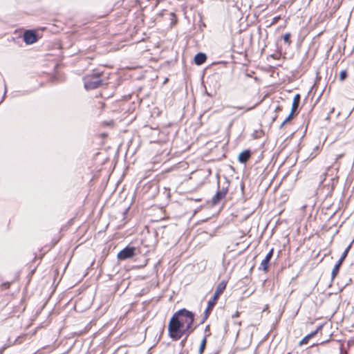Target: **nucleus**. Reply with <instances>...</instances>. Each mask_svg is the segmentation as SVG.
I'll return each instance as SVG.
<instances>
[{
  "label": "nucleus",
  "mask_w": 354,
  "mask_h": 354,
  "mask_svg": "<svg viewBox=\"0 0 354 354\" xmlns=\"http://www.w3.org/2000/svg\"><path fill=\"white\" fill-rule=\"evenodd\" d=\"M176 317H171L169 325L168 332L169 336L174 341H177L186 335V337L193 331V329L187 330L186 326L180 323L178 320H176Z\"/></svg>",
  "instance_id": "f257e3e1"
},
{
  "label": "nucleus",
  "mask_w": 354,
  "mask_h": 354,
  "mask_svg": "<svg viewBox=\"0 0 354 354\" xmlns=\"http://www.w3.org/2000/svg\"><path fill=\"white\" fill-rule=\"evenodd\" d=\"M176 317V320H178L181 324L186 326L187 330L192 329V325L194 321V315L192 312L182 308L176 311L171 317Z\"/></svg>",
  "instance_id": "f03ea898"
},
{
  "label": "nucleus",
  "mask_w": 354,
  "mask_h": 354,
  "mask_svg": "<svg viewBox=\"0 0 354 354\" xmlns=\"http://www.w3.org/2000/svg\"><path fill=\"white\" fill-rule=\"evenodd\" d=\"M227 283L225 281H221L217 286L216 290L214 292L213 297L208 301L207 307L205 311V317L202 321V323L207 318L209 314L214 307L216 302L220 295L223 292L226 288Z\"/></svg>",
  "instance_id": "7ed1b4c3"
},
{
  "label": "nucleus",
  "mask_w": 354,
  "mask_h": 354,
  "mask_svg": "<svg viewBox=\"0 0 354 354\" xmlns=\"http://www.w3.org/2000/svg\"><path fill=\"white\" fill-rule=\"evenodd\" d=\"M84 86L86 90H93L98 88L102 84L100 73H93L84 77Z\"/></svg>",
  "instance_id": "20e7f679"
},
{
  "label": "nucleus",
  "mask_w": 354,
  "mask_h": 354,
  "mask_svg": "<svg viewBox=\"0 0 354 354\" xmlns=\"http://www.w3.org/2000/svg\"><path fill=\"white\" fill-rule=\"evenodd\" d=\"M136 251L135 247L127 245L118 253L117 257L120 261L127 260L133 257L136 255Z\"/></svg>",
  "instance_id": "39448f33"
},
{
  "label": "nucleus",
  "mask_w": 354,
  "mask_h": 354,
  "mask_svg": "<svg viewBox=\"0 0 354 354\" xmlns=\"http://www.w3.org/2000/svg\"><path fill=\"white\" fill-rule=\"evenodd\" d=\"M24 41L26 44H32L37 41V36L33 30H27L24 33Z\"/></svg>",
  "instance_id": "423d86ee"
},
{
  "label": "nucleus",
  "mask_w": 354,
  "mask_h": 354,
  "mask_svg": "<svg viewBox=\"0 0 354 354\" xmlns=\"http://www.w3.org/2000/svg\"><path fill=\"white\" fill-rule=\"evenodd\" d=\"M274 249L272 248L268 253L266 254L264 259L262 260L260 266L259 267V270H262L265 272L268 271V265L269 263L273 256Z\"/></svg>",
  "instance_id": "0eeeda50"
},
{
  "label": "nucleus",
  "mask_w": 354,
  "mask_h": 354,
  "mask_svg": "<svg viewBox=\"0 0 354 354\" xmlns=\"http://www.w3.org/2000/svg\"><path fill=\"white\" fill-rule=\"evenodd\" d=\"M345 259H346V254H342L341 257L339 258V259L337 261V262L335 265V266L331 272L332 280H333L335 278V277L337 275V274L339 271V268L342 266V263L344 261Z\"/></svg>",
  "instance_id": "6e6552de"
},
{
  "label": "nucleus",
  "mask_w": 354,
  "mask_h": 354,
  "mask_svg": "<svg viewBox=\"0 0 354 354\" xmlns=\"http://www.w3.org/2000/svg\"><path fill=\"white\" fill-rule=\"evenodd\" d=\"M251 152L250 150H245L242 151L239 156V161L241 163H245L250 158Z\"/></svg>",
  "instance_id": "1a4fd4ad"
},
{
  "label": "nucleus",
  "mask_w": 354,
  "mask_h": 354,
  "mask_svg": "<svg viewBox=\"0 0 354 354\" xmlns=\"http://www.w3.org/2000/svg\"><path fill=\"white\" fill-rule=\"evenodd\" d=\"M207 59V56L203 53H198L194 57V62L196 65L203 64Z\"/></svg>",
  "instance_id": "9d476101"
},
{
  "label": "nucleus",
  "mask_w": 354,
  "mask_h": 354,
  "mask_svg": "<svg viewBox=\"0 0 354 354\" xmlns=\"http://www.w3.org/2000/svg\"><path fill=\"white\" fill-rule=\"evenodd\" d=\"M300 95L296 94L293 98L292 104V112H295L297 108L299 107V102H300Z\"/></svg>",
  "instance_id": "9b49d317"
},
{
  "label": "nucleus",
  "mask_w": 354,
  "mask_h": 354,
  "mask_svg": "<svg viewBox=\"0 0 354 354\" xmlns=\"http://www.w3.org/2000/svg\"><path fill=\"white\" fill-rule=\"evenodd\" d=\"M223 198H225V196H223L222 194H221L219 192L217 191L216 193L215 194V195L212 198L213 205L218 204L221 201V199H223Z\"/></svg>",
  "instance_id": "f8f14e48"
},
{
  "label": "nucleus",
  "mask_w": 354,
  "mask_h": 354,
  "mask_svg": "<svg viewBox=\"0 0 354 354\" xmlns=\"http://www.w3.org/2000/svg\"><path fill=\"white\" fill-rule=\"evenodd\" d=\"M206 343H207L206 337H204L203 339V340L201 341V342L200 348H199V350H198V353L199 354H203V353L204 350H205V346H206Z\"/></svg>",
  "instance_id": "ddd939ff"
},
{
  "label": "nucleus",
  "mask_w": 354,
  "mask_h": 354,
  "mask_svg": "<svg viewBox=\"0 0 354 354\" xmlns=\"http://www.w3.org/2000/svg\"><path fill=\"white\" fill-rule=\"evenodd\" d=\"M293 113L294 112H290L288 116L281 124L280 128H282L288 122H289L292 118Z\"/></svg>",
  "instance_id": "4468645a"
},
{
  "label": "nucleus",
  "mask_w": 354,
  "mask_h": 354,
  "mask_svg": "<svg viewBox=\"0 0 354 354\" xmlns=\"http://www.w3.org/2000/svg\"><path fill=\"white\" fill-rule=\"evenodd\" d=\"M290 33H286L284 35H283V40L287 44H290L291 41H290Z\"/></svg>",
  "instance_id": "2eb2a0df"
},
{
  "label": "nucleus",
  "mask_w": 354,
  "mask_h": 354,
  "mask_svg": "<svg viewBox=\"0 0 354 354\" xmlns=\"http://www.w3.org/2000/svg\"><path fill=\"white\" fill-rule=\"evenodd\" d=\"M347 77V72L346 71H341L339 74V79L340 80H344Z\"/></svg>",
  "instance_id": "dca6fc26"
},
{
  "label": "nucleus",
  "mask_w": 354,
  "mask_h": 354,
  "mask_svg": "<svg viewBox=\"0 0 354 354\" xmlns=\"http://www.w3.org/2000/svg\"><path fill=\"white\" fill-rule=\"evenodd\" d=\"M228 189L227 187H222L221 189H218V192L223 194V196H226L227 193Z\"/></svg>",
  "instance_id": "f3484780"
},
{
  "label": "nucleus",
  "mask_w": 354,
  "mask_h": 354,
  "mask_svg": "<svg viewBox=\"0 0 354 354\" xmlns=\"http://www.w3.org/2000/svg\"><path fill=\"white\" fill-rule=\"evenodd\" d=\"M310 338L308 337V335H307L306 336H305L301 341H300V343L299 344L300 345H303V344H306L308 340L310 339Z\"/></svg>",
  "instance_id": "a211bd4d"
},
{
  "label": "nucleus",
  "mask_w": 354,
  "mask_h": 354,
  "mask_svg": "<svg viewBox=\"0 0 354 354\" xmlns=\"http://www.w3.org/2000/svg\"><path fill=\"white\" fill-rule=\"evenodd\" d=\"M321 328H322V326H319V327L317 328V330H315V331H313V332H311L310 334H308V337H309L310 338L313 337L315 335H316V334L317 333V332L319 331V329H321Z\"/></svg>",
  "instance_id": "6ab92c4d"
},
{
  "label": "nucleus",
  "mask_w": 354,
  "mask_h": 354,
  "mask_svg": "<svg viewBox=\"0 0 354 354\" xmlns=\"http://www.w3.org/2000/svg\"><path fill=\"white\" fill-rule=\"evenodd\" d=\"M321 328H322V326H319V327L317 328V330H315V331H313V332H311L310 334H308V337H309L310 338L313 337L315 335H316V334L317 333V332L319 331V329H321Z\"/></svg>",
  "instance_id": "aec40b11"
},
{
  "label": "nucleus",
  "mask_w": 354,
  "mask_h": 354,
  "mask_svg": "<svg viewBox=\"0 0 354 354\" xmlns=\"http://www.w3.org/2000/svg\"><path fill=\"white\" fill-rule=\"evenodd\" d=\"M351 247V243L345 249V250L342 253V254H346V257L347 256Z\"/></svg>",
  "instance_id": "412c9836"
},
{
  "label": "nucleus",
  "mask_w": 354,
  "mask_h": 354,
  "mask_svg": "<svg viewBox=\"0 0 354 354\" xmlns=\"http://www.w3.org/2000/svg\"><path fill=\"white\" fill-rule=\"evenodd\" d=\"M6 91H7V88H6V86H5V91H4L3 96L2 100L0 102V103H1L2 101L3 100V99L5 98V96H6Z\"/></svg>",
  "instance_id": "4be33fe9"
},
{
  "label": "nucleus",
  "mask_w": 354,
  "mask_h": 354,
  "mask_svg": "<svg viewBox=\"0 0 354 354\" xmlns=\"http://www.w3.org/2000/svg\"><path fill=\"white\" fill-rule=\"evenodd\" d=\"M186 339H187V337H185V339H183V340L181 341V342H180V345H181L182 346H184V344H185V342H186Z\"/></svg>",
  "instance_id": "5701e85b"
},
{
  "label": "nucleus",
  "mask_w": 354,
  "mask_h": 354,
  "mask_svg": "<svg viewBox=\"0 0 354 354\" xmlns=\"http://www.w3.org/2000/svg\"><path fill=\"white\" fill-rule=\"evenodd\" d=\"M255 107V106H251V107H248L245 109V111H250V110H252Z\"/></svg>",
  "instance_id": "b1692460"
},
{
  "label": "nucleus",
  "mask_w": 354,
  "mask_h": 354,
  "mask_svg": "<svg viewBox=\"0 0 354 354\" xmlns=\"http://www.w3.org/2000/svg\"><path fill=\"white\" fill-rule=\"evenodd\" d=\"M238 316H239V312H236L232 317H238Z\"/></svg>",
  "instance_id": "393cba45"
},
{
  "label": "nucleus",
  "mask_w": 354,
  "mask_h": 354,
  "mask_svg": "<svg viewBox=\"0 0 354 354\" xmlns=\"http://www.w3.org/2000/svg\"><path fill=\"white\" fill-rule=\"evenodd\" d=\"M236 108L238 109H244L243 106H237Z\"/></svg>",
  "instance_id": "a878e982"
}]
</instances>
